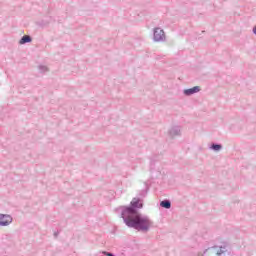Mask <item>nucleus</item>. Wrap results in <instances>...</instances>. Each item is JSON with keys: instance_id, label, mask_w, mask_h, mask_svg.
I'll return each mask as SVG.
<instances>
[{"instance_id": "obj_1", "label": "nucleus", "mask_w": 256, "mask_h": 256, "mask_svg": "<svg viewBox=\"0 0 256 256\" xmlns=\"http://www.w3.org/2000/svg\"><path fill=\"white\" fill-rule=\"evenodd\" d=\"M122 217L127 227H133L138 231H147L149 229V220L132 207H127L122 212Z\"/></svg>"}, {"instance_id": "obj_2", "label": "nucleus", "mask_w": 256, "mask_h": 256, "mask_svg": "<svg viewBox=\"0 0 256 256\" xmlns=\"http://www.w3.org/2000/svg\"><path fill=\"white\" fill-rule=\"evenodd\" d=\"M225 251H223L221 248L218 249L217 247L208 248L204 251L202 256H220L223 255Z\"/></svg>"}, {"instance_id": "obj_3", "label": "nucleus", "mask_w": 256, "mask_h": 256, "mask_svg": "<svg viewBox=\"0 0 256 256\" xmlns=\"http://www.w3.org/2000/svg\"><path fill=\"white\" fill-rule=\"evenodd\" d=\"M165 39V32L160 28L154 29V40L155 41H163Z\"/></svg>"}, {"instance_id": "obj_4", "label": "nucleus", "mask_w": 256, "mask_h": 256, "mask_svg": "<svg viewBox=\"0 0 256 256\" xmlns=\"http://www.w3.org/2000/svg\"><path fill=\"white\" fill-rule=\"evenodd\" d=\"M11 221H13V218H11L9 215H0V225H9Z\"/></svg>"}, {"instance_id": "obj_5", "label": "nucleus", "mask_w": 256, "mask_h": 256, "mask_svg": "<svg viewBox=\"0 0 256 256\" xmlns=\"http://www.w3.org/2000/svg\"><path fill=\"white\" fill-rule=\"evenodd\" d=\"M201 91V88L199 86L187 89L184 91L185 95H193V93H199Z\"/></svg>"}, {"instance_id": "obj_6", "label": "nucleus", "mask_w": 256, "mask_h": 256, "mask_svg": "<svg viewBox=\"0 0 256 256\" xmlns=\"http://www.w3.org/2000/svg\"><path fill=\"white\" fill-rule=\"evenodd\" d=\"M20 45H25V43H31V36L25 35L20 40Z\"/></svg>"}, {"instance_id": "obj_7", "label": "nucleus", "mask_w": 256, "mask_h": 256, "mask_svg": "<svg viewBox=\"0 0 256 256\" xmlns=\"http://www.w3.org/2000/svg\"><path fill=\"white\" fill-rule=\"evenodd\" d=\"M131 205L132 207H137L138 209H141V207H143V204L139 203V199L137 198H133V200L131 201Z\"/></svg>"}, {"instance_id": "obj_8", "label": "nucleus", "mask_w": 256, "mask_h": 256, "mask_svg": "<svg viewBox=\"0 0 256 256\" xmlns=\"http://www.w3.org/2000/svg\"><path fill=\"white\" fill-rule=\"evenodd\" d=\"M160 207H164V209H171V202H169V201H162L161 203H160Z\"/></svg>"}, {"instance_id": "obj_9", "label": "nucleus", "mask_w": 256, "mask_h": 256, "mask_svg": "<svg viewBox=\"0 0 256 256\" xmlns=\"http://www.w3.org/2000/svg\"><path fill=\"white\" fill-rule=\"evenodd\" d=\"M212 149H214V151H219V149H221V145L215 144L212 146Z\"/></svg>"}, {"instance_id": "obj_10", "label": "nucleus", "mask_w": 256, "mask_h": 256, "mask_svg": "<svg viewBox=\"0 0 256 256\" xmlns=\"http://www.w3.org/2000/svg\"><path fill=\"white\" fill-rule=\"evenodd\" d=\"M104 255L105 256H114L112 253H109V252H104Z\"/></svg>"}]
</instances>
